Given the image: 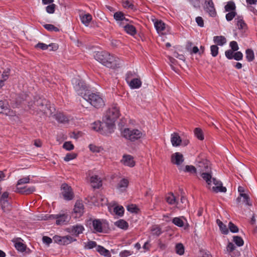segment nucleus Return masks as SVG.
Instances as JSON below:
<instances>
[{"mask_svg":"<svg viewBox=\"0 0 257 257\" xmlns=\"http://www.w3.org/2000/svg\"><path fill=\"white\" fill-rule=\"evenodd\" d=\"M94 58L96 60L107 67L115 68L119 65V59L106 51L96 52Z\"/></svg>","mask_w":257,"mask_h":257,"instance_id":"obj_1","label":"nucleus"},{"mask_svg":"<svg viewBox=\"0 0 257 257\" xmlns=\"http://www.w3.org/2000/svg\"><path fill=\"white\" fill-rule=\"evenodd\" d=\"M199 175L206 182L207 188L211 189L215 193L226 192V188L222 186V183L215 178H212L211 169L210 171L203 172Z\"/></svg>","mask_w":257,"mask_h":257,"instance_id":"obj_2","label":"nucleus"},{"mask_svg":"<svg viewBox=\"0 0 257 257\" xmlns=\"http://www.w3.org/2000/svg\"><path fill=\"white\" fill-rule=\"evenodd\" d=\"M119 109L116 104L113 105L106 112L103 118V121L108 130L113 129L114 122L119 116Z\"/></svg>","mask_w":257,"mask_h":257,"instance_id":"obj_3","label":"nucleus"},{"mask_svg":"<svg viewBox=\"0 0 257 257\" xmlns=\"http://www.w3.org/2000/svg\"><path fill=\"white\" fill-rule=\"evenodd\" d=\"M123 137L131 142L143 139L146 137V133L142 128H126L122 133Z\"/></svg>","mask_w":257,"mask_h":257,"instance_id":"obj_4","label":"nucleus"},{"mask_svg":"<svg viewBox=\"0 0 257 257\" xmlns=\"http://www.w3.org/2000/svg\"><path fill=\"white\" fill-rule=\"evenodd\" d=\"M83 99L95 108H100L104 106L105 102L102 96L98 92H87L84 95Z\"/></svg>","mask_w":257,"mask_h":257,"instance_id":"obj_5","label":"nucleus"},{"mask_svg":"<svg viewBox=\"0 0 257 257\" xmlns=\"http://www.w3.org/2000/svg\"><path fill=\"white\" fill-rule=\"evenodd\" d=\"M47 219H55L58 225H63L69 223L70 216L67 213L61 212L57 214L49 215L45 216Z\"/></svg>","mask_w":257,"mask_h":257,"instance_id":"obj_6","label":"nucleus"},{"mask_svg":"<svg viewBox=\"0 0 257 257\" xmlns=\"http://www.w3.org/2000/svg\"><path fill=\"white\" fill-rule=\"evenodd\" d=\"M72 83L76 93L83 98L84 95L86 94L87 92L89 91L85 83L80 79L74 78L72 80Z\"/></svg>","mask_w":257,"mask_h":257,"instance_id":"obj_7","label":"nucleus"},{"mask_svg":"<svg viewBox=\"0 0 257 257\" xmlns=\"http://www.w3.org/2000/svg\"><path fill=\"white\" fill-rule=\"evenodd\" d=\"M36 105L38 106V109L43 112L47 116H51L52 115L54 110L53 107L51 106L48 102L45 99H39L36 101Z\"/></svg>","mask_w":257,"mask_h":257,"instance_id":"obj_8","label":"nucleus"},{"mask_svg":"<svg viewBox=\"0 0 257 257\" xmlns=\"http://www.w3.org/2000/svg\"><path fill=\"white\" fill-rule=\"evenodd\" d=\"M90 228L92 229L93 232L94 233H103L105 232V221L103 220L99 219H95L93 220H90Z\"/></svg>","mask_w":257,"mask_h":257,"instance_id":"obj_9","label":"nucleus"},{"mask_svg":"<svg viewBox=\"0 0 257 257\" xmlns=\"http://www.w3.org/2000/svg\"><path fill=\"white\" fill-rule=\"evenodd\" d=\"M9 193L5 192L2 195L0 198V202L2 208L4 212L9 211L11 208V205L9 202Z\"/></svg>","mask_w":257,"mask_h":257,"instance_id":"obj_10","label":"nucleus"},{"mask_svg":"<svg viewBox=\"0 0 257 257\" xmlns=\"http://www.w3.org/2000/svg\"><path fill=\"white\" fill-rule=\"evenodd\" d=\"M62 194L65 200H70L74 197V194L72 188L66 184H63L61 186Z\"/></svg>","mask_w":257,"mask_h":257,"instance_id":"obj_11","label":"nucleus"},{"mask_svg":"<svg viewBox=\"0 0 257 257\" xmlns=\"http://www.w3.org/2000/svg\"><path fill=\"white\" fill-rule=\"evenodd\" d=\"M198 164L197 165V170L198 174H201L202 172L206 171H210L211 168L209 165V162L205 159H202L201 161H197Z\"/></svg>","mask_w":257,"mask_h":257,"instance_id":"obj_12","label":"nucleus"},{"mask_svg":"<svg viewBox=\"0 0 257 257\" xmlns=\"http://www.w3.org/2000/svg\"><path fill=\"white\" fill-rule=\"evenodd\" d=\"M204 10L211 17H214L216 12L212 0H205Z\"/></svg>","mask_w":257,"mask_h":257,"instance_id":"obj_13","label":"nucleus"},{"mask_svg":"<svg viewBox=\"0 0 257 257\" xmlns=\"http://www.w3.org/2000/svg\"><path fill=\"white\" fill-rule=\"evenodd\" d=\"M84 205L80 201H77L75 204L73 209V214L75 217H79L81 216L84 213Z\"/></svg>","mask_w":257,"mask_h":257,"instance_id":"obj_14","label":"nucleus"},{"mask_svg":"<svg viewBox=\"0 0 257 257\" xmlns=\"http://www.w3.org/2000/svg\"><path fill=\"white\" fill-rule=\"evenodd\" d=\"M67 230L68 232L72 233L76 236H78L79 234L83 233L84 230V228L81 224H76L70 226Z\"/></svg>","mask_w":257,"mask_h":257,"instance_id":"obj_15","label":"nucleus"},{"mask_svg":"<svg viewBox=\"0 0 257 257\" xmlns=\"http://www.w3.org/2000/svg\"><path fill=\"white\" fill-rule=\"evenodd\" d=\"M234 22L238 30H241L242 32H245L247 29V26L242 16H237L235 18Z\"/></svg>","mask_w":257,"mask_h":257,"instance_id":"obj_16","label":"nucleus"},{"mask_svg":"<svg viewBox=\"0 0 257 257\" xmlns=\"http://www.w3.org/2000/svg\"><path fill=\"white\" fill-rule=\"evenodd\" d=\"M121 163L124 166L133 167L135 165L134 157L130 155H124L121 160Z\"/></svg>","mask_w":257,"mask_h":257,"instance_id":"obj_17","label":"nucleus"},{"mask_svg":"<svg viewBox=\"0 0 257 257\" xmlns=\"http://www.w3.org/2000/svg\"><path fill=\"white\" fill-rule=\"evenodd\" d=\"M171 161L174 164L180 165L184 161L183 156L179 152L175 153L172 155Z\"/></svg>","mask_w":257,"mask_h":257,"instance_id":"obj_18","label":"nucleus"},{"mask_svg":"<svg viewBox=\"0 0 257 257\" xmlns=\"http://www.w3.org/2000/svg\"><path fill=\"white\" fill-rule=\"evenodd\" d=\"M171 142L173 147H177L181 145L182 140L178 133H174L171 134Z\"/></svg>","mask_w":257,"mask_h":257,"instance_id":"obj_19","label":"nucleus"},{"mask_svg":"<svg viewBox=\"0 0 257 257\" xmlns=\"http://www.w3.org/2000/svg\"><path fill=\"white\" fill-rule=\"evenodd\" d=\"M35 191V188L34 186H31L29 187H17L16 192L25 194H30L33 193Z\"/></svg>","mask_w":257,"mask_h":257,"instance_id":"obj_20","label":"nucleus"},{"mask_svg":"<svg viewBox=\"0 0 257 257\" xmlns=\"http://www.w3.org/2000/svg\"><path fill=\"white\" fill-rule=\"evenodd\" d=\"M80 19L81 23L84 24L85 26L87 27L89 26L91 22L92 17L90 14H81L80 15Z\"/></svg>","mask_w":257,"mask_h":257,"instance_id":"obj_21","label":"nucleus"},{"mask_svg":"<svg viewBox=\"0 0 257 257\" xmlns=\"http://www.w3.org/2000/svg\"><path fill=\"white\" fill-rule=\"evenodd\" d=\"M127 84L132 89H138L142 86V83L141 79L137 77L130 81Z\"/></svg>","mask_w":257,"mask_h":257,"instance_id":"obj_22","label":"nucleus"},{"mask_svg":"<svg viewBox=\"0 0 257 257\" xmlns=\"http://www.w3.org/2000/svg\"><path fill=\"white\" fill-rule=\"evenodd\" d=\"M155 27L158 33L164 34L165 29V24L161 20H157L154 23Z\"/></svg>","mask_w":257,"mask_h":257,"instance_id":"obj_23","label":"nucleus"},{"mask_svg":"<svg viewBox=\"0 0 257 257\" xmlns=\"http://www.w3.org/2000/svg\"><path fill=\"white\" fill-rule=\"evenodd\" d=\"M129 182L126 178L121 179L117 185V189L120 191H124L127 188Z\"/></svg>","mask_w":257,"mask_h":257,"instance_id":"obj_24","label":"nucleus"},{"mask_svg":"<svg viewBox=\"0 0 257 257\" xmlns=\"http://www.w3.org/2000/svg\"><path fill=\"white\" fill-rule=\"evenodd\" d=\"M90 182L91 186L94 188H98L101 186V180L100 178L96 175L92 176L90 178Z\"/></svg>","mask_w":257,"mask_h":257,"instance_id":"obj_25","label":"nucleus"},{"mask_svg":"<svg viewBox=\"0 0 257 257\" xmlns=\"http://www.w3.org/2000/svg\"><path fill=\"white\" fill-rule=\"evenodd\" d=\"M213 42L217 46H223L227 42L226 39L223 36H216L213 37Z\"/></svg>","mask_w":257,"mask_h":257,"instance_id":"obj_26","label":"nucleus"},{"mask_svg":"<svg viewBox=\"0 0 257 257\" xmlns=\"http://www.w3.org/2000/svg\"><path fill=\"white\" fill-rule=\"evenodd\" d=\"M76 240V239L73 238L70 235L62 236L60 245H67Z\"/></svg>","mask_w":257,"mask_h":257,"instance_id":"obj_27","label":"nucleus"},{"mask_svg":"<svg viewBox=\"0 0 257 257\" xmlns=\"http://www.w3.org/2000/svg\"><path fill=\"white\" fill-rule=\"evenodd\" d=\"M166 200L170 204L173 205L176 204L179 205V202L177 201V197L172 193L168 194L166 196Z\"/></svg>","mask_w":257,"mask_h":257,"instance_id":"obj_28","label":"nucleus"},{"mask_svg":"<svg viewBox=\"0 0 257 257\" xmlns=\"http://www.w3.org/2000/svg\"><path fill=\"white\" fill-rule=\"evenodd\" d=\"M114 224L117 227L123 230H126L128 228V223L123 219L117 220Z\"/></svg>","mask_w":257,"mask_h":257,"instance_id":"obj_29","label":"nucleus"},{"mask_svg":"<svg viewBox=\"0 0 257 257\" xmlns=\"http://www.w3.org/2000/svg\"><path fill=\"white\" fill-rule=\"evenodd\" d=\"M55 119L59 122L66 123L69 121V118L66 116L64 115L62 113H58L55 115Z\"/></svg>","mask_w":257,"mask_h":257,"instance_id":"obj_30","label":"nucleus"},{"mask_svg":"<svg viewBox=\"0 0 257 257\" xmlns=\"http://www.w3.org/2000/svg\"><path fill=\"white\" fill-rule=\"evenodd\" d=\"M124 31L128 34L132 36L135 35L136 33V29L135 27L131 25L127 24L124 26Z\"/></svg>","mask_w":257,"mask_h":257,"instance_id":"obj_31","label":"nucleus"},{"mask_svg":"<svg viewBox=\"0 0 257 257\" xmlns=\"http://www.w3.org/2000/svg\"><path fill=\"white\" fill-rule=\"evenodd\" d=\"M152 234L154 235L159 236L162 233L161 228L157 225H153L151 228Z\"/></svg>","mask_w":257,"mask_h":257,"instance_id":"obj_32","label":"nucleus"},{"mask_svg":"<svg viewBox=\"0 0 257 257\" xmlns=\"http://www.w3.org/2000/svg\"><path fill=\"white\" fill-rule=\"evenodd\" d=\"M138 77V74L135 71H128L125 75V80L127 83L131 81L133 79H135Z\"/></svg>","mask_w":257,"mask_h":257,"instance_id":"obj_33","label":"nucleus"},{"mask_svg":"<svg viewBox=\"0 0 257 257\" xmlns=\"http://www.w3.org/2000/svg\"><path fill=\"white\" fill-rule=\"evenodd\" d=\"M240 198L238 197L237 200L239 201L241 198L242 199V201L246 205H250L251 204L249 203V197L247 194L241 193L240 194Z\"/></svg>","mask_w":257,"mask_h":257,"instance_id":"obj_34","label":"nucleus"},{"mask_svg":"<svg viewBox=\"0 0 257 257\" xmlns=\"http://www.w3.org/2000/svg\"><path fill=\"white\" fill-rule=\"evenodd\" d=\"M245 57L248 62H251L254 59V54L252 50L248 49L245 51Z\"/></svg>","mask_w":257,"mask_h":257,"instance_id":"obj_35","label":"nucleus"},{"mask_svg":"<svg viewBox=\"0 0 257 257\" xmlns=\"http://www.w3.org/2000/svg\"><path fill=\"white\" fill-rule=\"evenodd\" d=\"M96 250L101 255L105 256H109L110 255L109 251L102 246L98 245L96 247Z\"/></svg>","mask_w":257,"mask_h":257,"instance_id":"obj_36","label":"nucleus"},{"mask_svg":"<svg viewBox=\"0 0 257 257\" xmlns=\"http://www.w3.org/2000/svg\"><path fill=\"white\" fill-rule=\"evenodd\" d=\"M172 222L176 226L181 227L184 225V222L181 217H174L172 219Z\"/></svg>","mask_w":257,"mask_h":257,"instance_id":"obj_37","label":"nucleus"},{"mask_svg":"<svg viewBox=\"0 0 257 257\" xmlns=\"http://www.w3.org/2000/svg\"><path fill=\"white\" fill-rule=\"evenodd\" d=\"M235 8L234 3L231 1L228 2L224 7L226 12L234 11Z\"/></svg>","mask_w":257,"mask_h":257,"instance_id":"obj_38","label":"nucleus"},{"mask_svg":"<svg viewBox=\"0 0 257 257\" xmlns=\"http://www.w3.org/2000/svg\"><path fill=\"white\" fill-rule=\"evenodd\" d=\"M124 211V208L122 206H116L113 209V211L115 214L119 216H122L123 215Z\"/></svg>","mask_w":257,"mask_h":257,"instance_id":"obj_39","label":"nucleus"},{"mask_svg":"<svg viewBox=\"0 0 257 257\" xmlns=\"http://www.w3.org/2000/svg\"><path fill=\"white\" fill-rule=\"evenodd\" d=\"M9 105L7 101L0 100V113H4L8 110Z\"/></svg>","mask_w":257,"mask_h":257,"instance_id":"obj_40","label":"nucleus"},{"mask_svg":"<svg viewBox=\"0 0 257 257\" xmlns=\"http://www.w3.org/2000/svg\"><path fill=\"white\" fill-rule=\"evenodd\" d=\"M96 242L94 241H89L87 242L84 243V247L86 249H92L95 247H97Z\"/></svg>","mask_w":257,"mask_h":257,"instance_id":"obj_41","label":"nucleus"},{"mask_svg":"<svg viewBox=\"0 0 257 257\" xmlns=\"http://www.w3.org/2000/svg\"><path fill=\"white\" fill-rule=\"evenodd\" d=\"M195 136L200 140L204 139V136L202 130L199 128H196L194 131Z\"/></svg>","mask_w":257,"mask_h":257,"instance_id":"obj_42","label":"nucleus"},{"mask_svg":"<svg viewBox=\"0 0 257 257\" xmlns=\"http://www.w3.org/2000/svg\"><path fill=\"white\" fill-rule=\"evenodd\" d=\"M114 18L116 21H120L126 20L124 18L123 14L121 12H117L114 14Z\"/></svg>","mask_w":257,"mask_h":257,"instance_id":"obj_43","label":"nucleus"},{"mask_svg":"<svg viewBox=\"0 0 257 257\" xmlns=\"http://www.w3.org/2000/svg\"><path fill=\"white\" fill-rule=\"evenodd\" d=\"M16 248L20 251L23 252L26 250L25 245L21 242L18 241L15 243Z\"/></svg>","mask_w":257,"mask_h":257,"instance_id":"obj_44","label":"nucleus"},{"mask_svg":"<svg viewBox=\"0 0 257 257\" xmlns=\"http://www.w3.org/2000/svg\"><path fill=\"white\" fill-rule=\"evenodd\" d=\"M176 252L179 255H182L184 253V247L182 243H178L176 245Z\"/></svg>","mask_w":257,"mask_h":257,"instance_id":"obj_45","label":"nucleus"},{"mask_svg":"<svg viewBox=\"0 0 257 257\" xmlns=\"http://www.w3.org/2000/svg\"><path fill=\"white\" fill-rule=\"evenodd\" d=\"M233 241L238 246H241L244 243V241L242 238L238 236H233Z\"/></svg>","mask_w":257,"mask_h":257,"instance_id":"obj_46","label":"nucleus"},{"mask_svg":"<svg viewBox=\"0 0 257 257\" xmlns=\"http://www.w3.org/2000/svg\"><path fill=\"white\" fill-rule=\"evenodd\" d=\"M219 48L216 45H213L210 47V51L212 56L215 57L218 54Z\"/></svg>","mask_w":257,"mask_h":257,"instance_id":"obj_47","label":"nucleus"},{"mask_svg":"<svg viewBox=\"0 0 257 257\" xmlns=\"http://www.w3.org/2000/svg\"><path fill=\"white\" fill-rule=\"evenodd\" d=\"M44 27L49 31H54V32H58L59 29L52 24H45L44 25Z\"/></svg>","mask_w":257,"mask_h":257,"instance_id":"obj_48","label":"nucleus"},{"mask_svg":"<svg viewBox=\"0 0 257 257\" xmlns=\"http://www.w3.org/2000/svg\"><path fill=\"white\" fill-rule=\"evenodd\" d=\"M77 157V154L74 153H68L64 158V160L66 162H68L73 159H74Z\"/></svg>","mask_w":257,"mask_h":257,"instance_id":"obj_49","label":"nucleus"},{"mask_svg":"<svg viewBox=\"0 0 257 257\" xmlns=\"http://www.w3.org/2000/svg\"><path fill=\"white\" fill-rule=\"evenodd\" d=\"M63 148L67 151H71L74 149V145L71 142H66L63 144Z\"/></svg>","mask_w":257,"mask_h":257,"instance_id":"obj_50","label":"nucleus"},{"mask_svg":"<svg viewBox=\"0 0 257 257\" xmlns=\"http://www.w3.org/2000/svg\"><path fill=\"white\" fill-rule=\"evenodd\" d=\"M228 226L231 232L233 233H236L238 232V228L232 222H229Z\"/></svg>","mask_w":257,"mask_h":257,"instance_id":"obj_51","label":"nucleus"},{"mask_svg":"<svg viewBox=\"0 0 257 257\" xmlns=\"http://www.w3.org/2000/svg\"><path fill=\"white\" fill-rule=\"evenodd\" d=\"M180 202L183 205H180V203L179 202V205H178V207L179 208L181 209H183V208L186 207V204L187 203V199H186V198L185 197H184L183 196H182L181 199H180Z\"/></svg>","mask_w":257,"mask_h":257,"instance_id":"obj_52","label":"nucleus"},{"mask_svg":"<svg viewBox=\"0 0 257 257\" xmlns=\"http://www.w3.org/2000/svg\"><path fill=\"white\" fill-rule=\"evenodd\" d=\"M236 13L235 11L228 12L226 15L225 18L227 21H230L233 20V18H236Z\"/></svg>","mask_w":257,"mask_h":257,"instance_id":"obj_53","label":"nucleus"},{"mask_svg":"<svg viewBox=\"0 0 257 257\" xmlns=\"http://www.w3.org/2000/svg\"><path fill=\"white\" fill-rule=\"evenodd\" d=\"M30 179L29 176H27L23 178L20 179L18 181L17 185L19 186L22 184L28 183L30 182Z\"/></svg>","mask_w":257,"mask_h":257,"instance_id":"obj_54","label":"nucleus"},{"mask_svg":"<svg viewBox=\"0 0 257 257\" xmlns=\"http://www.w3.org/2000/svg\"><path fill=\"white\" fill-rule=\"evenodd\" d=\"M185 170L186 172L191 173H197V168L192 165H187L185 167Z\"/></svg>","mask_w":257,"mask_h":257,"instance_id":"obj_55","label":"nucleus"},{"mask_svg":"<svg viewBox=\"0 0 257 257\" xmlns=\"http://www.w3.org/2000/svg\"><path fill=\"white\" fill-rule=\"evenodd\" d=\"M234 51L232 50H228L225 52V55L228 59H232L234 56Z\"/></svg>","mask_w":257,"mask_h":257,"instance_id":"obj_56","label":"nucleus"},{"mask_svg":"<svg viewBox=\"0 0 257 257\" xmlns=\"http://www.w3.org/2000/svg\"><path fill=\"white\" fill-rule=\"evenodd\" d=\"M243 58V54L240 51H237L234 54L233 59L236 61L241 60Z\"/></svg>","mask_w":257,"mask_h":257,"instance_id":"obj_57","label":"nucleus"},{"mask_svg":"<svg viewBox=\"0 0 257 257\" xmlns=\"http://www.w3.org/2000/svg\"><path fill=\"white\" fill-rule=\"evenodd\" d=\"M55 5L51 4L46 8V11L49 14H53L55 12Z\"/></svg>","mask_w":257,"mask_h":257,"instance_id":"obj_58","label":"nucleus"},{"mask_svg":"<svg viewBox=\"0 0 257 257\" xmlns=\"http://www.w3.org/2000/svg\"><path fill=\"white\" fill-rule=\"evenodd\" d=\"M35 47L37 48H39L43 50H47L49 47V45L45 44L43 43H38L36 46Z\"/></svg>","mask_w":257,"mask_h":257,"instance_id":"obj_59","label":"nucleus"},{"mask_svg":"<svg viewBox=\"0 0 257 257\" xmlns=\"http://www.w3.org/2000/svg\"><path fill=\"white\" fill-rule=\"evenodd\" d=\"M132 253H133V252H132L130 250H124L121 251L119 253V255L120 257H127V256H128L132 255Z\"/></svg>","mask_w":257,"mask_h":257,"instance_id":"obj_60","label":"nucleus"},{"mask_svg":"<svg viewBox=\"0 0 257 257\" xmlns=\"http://www.w3.org/2000/svg\"><path fill=\"white\" fill-rule=\"evenodd\" d=\"M229 45L231 48V50H232L233 51H236L239 49L237 43L236 41H233L230 42Z\"/></svg>","mask_w":257,"mask_h":257,"instance_id":"obj_61","label":"nucleus"},{"mask_svg":"<svg viewBox=\"0 0 257 257\" xmlns=\"http://www.w3.org/2000/svg\"><path fill=\"white\" fill-rule=\"evenodd\" d=\"M123 6L125 8L133 9L134 5L128 1H124L123 2Z\"/></svg>","mask_w":257,"mask_h":257,"instance_id":"obj_62","label":"nucleus"},{"mask_svg":"<svg viewBox=\"0 0 257 257\" xmlns=\"http://www.w3.org/2000/svg\"><path fill=\"white\" fill-rule=\"evenodd\" d=\"M10 71V69L9 68H7L4 71V72L2 74V78L3 79V80H4V82L5 81H6L8 78Z\"/></svg>","mask_w":257,"mask_h":257,"instance_id":"obj_63","label":"nucleus"},{"mask_svg":"<svg viewBox=\"0 0 257 257\" xmlns=\"http://www.w3.org/2000/svg\"><path fill=\"white\" fill-rule=\"evenodd\" d=\"M43 241L47 245H49L52 242V239L46 236H44L42 238Z\"/></svg>","mask_w":257,"mask_h":257,"instance_id":"obj_64","label":"nucleus"}]
</instances>
